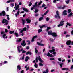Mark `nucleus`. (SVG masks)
Here are the masks:
<instances>
[{
    "label": "nucleus",
    "instance_id": "obj_21",
    "mask_svg": "<svg viewBox=\"0 0 73 73\" xmlns=\"http://www.w3.org/2000/svg\"><path fill=\"white\" fill-rule=\"evenodd\" d=\"M38 60L40 61L41 62H44V61H43L41 59V57H40V56L38 57Z\"/></svg>",
    "mask_w": 73,
    "mask_h": 73
},
{
    "label": "nucleus",
    "instance_id": "obj_9",
    "mask_svg": "<svg viewBox=\"0 0 73 73\" xmlns=\"http://www.w3.org/2000/svg\"><path fill=\"white\" fill-rule=\"evenodd\" d=\"M25 40H23V43L21 44V45L23 46H25L26 45V44L25 43Z\"/></svg>",
    "mask_w": 73,
    "mask_h": 73
},
{
    "label": "nucleus",
    "instance_id": "obj_35",
    "mask_svg": "<svg viewBox=\"0 0 73 73\" xmlns=\"http://www.w3.org/2000/svg\"><path fill=\"white\" fill-rule=\"evenodd\" d=\"M14 5L15 4L13 3H12L11 4H10V7H14Z\"/></svg>",
    "mask_w": 73,
    "mask_h": 73
},
{
    "label": "nucleus",
    "instance_id": "obj_16",
    "mask_svg": "<svg viewBox=\"0 0 73 73\" xmlns=\"http://www.w3.org/2000/svg\"><path fill=\"white\" fill-rule=\"evenodd\" d=\"M19 5H17L16 6H15L14 7V8H15V10H16V11H17V9H19Z\"/></svg>",
    "mask_w": 73,
    "mask_h": 73
},
{
    "label": "nucleus",
    "instance_id": "obj_22",
    "mask_svg": "<svg viewBox=\"0 0 73 73\" xmlns=\"http://www.w3.org/2000/svg\"><path fill=\"white\" fill-rule=\"evenodd\" d=\"M29 59V57L28 56H26V58L25 59V61H28Z\"/></svg>",
    "mask_w": 73,
    "mask_h": 73
},
{
    "label": "nucleus",
    "instance_id": "obj_18",
    "mask_svg": "<svg viewBox=\"0 0 73 73\" xmlns=\"http://www.w3.org/2000/svg\"><path fill=\"white\" fill-rule=\"evenodd\" d=\"M22 23L23 25H24L25 23V19H22Z\"/></svg>",
    "mask_w": 73,
    "mask_h": 73
},
{
    "label": "nucleus",
    "instance_id": "obj_20",
    "mask_svg": "<svg viewBox=\"0 0 73 73\" xmlns=\"http://www.w3.org/2000/svg\"><path fill=\"white\" fill-rule=\"evenodd\" d=\"M23 11H25V12H28V9H27L23 7Z\"/></svg>",
    "mask_w": 73,
    "mask_h": 73
},
{
    "label": "nucleus",
    "instance_id": "obj_13",
    "mask_svg": "<svg viewBox=\"0 0 73 73\" xmlns=\"http://www.w3.org/2000/svg\"><path fill=\"white\" fill-rule=\"evenodd\" d=\"M17 72H18V71L20 70L21 68V67H20V65H18L17 66Z\"/></svg>",
    "mask_w": 73,
    "mask_h": 73
},
{
    "label": "nucleus",
    "instance_id": "obj_3",
    "mask_svg": "<svg viewBox=\"0 0 73 73\" xmlns=\"http://www.w3.org/2000/svg\"><path fill=\"white\" fill-rule=\"evenodd\" d=\"M55 51H56V50L54 49H52L49 51V52L50 53H52L54 54V56H55V54H56V52H54Z\"/></svg>",
    "mask_w": 73,
    "mask_h": 73
},
{
    "label": "nucleus",
    "instance_id": "obj_58",
    "mask_svg": "<svg viewBox=\"0 0 73 73\" xmlns=\"http://www.w3.org/2000/svg\"><path fill=\"white\" fill-rule=\"evenodd\" d=\"M5 32H6L7 33V32H8V30H7V29H5Z\"/></svg>",
    "mask_w": 73,
    "mask_h": 73
},
{
    "label": "nucleus",
    "instance_id": "obj_17",
    "mask_svg": "<svg viewBox=\"0 0 73 73\" xmlns=\"http://www.w3.org/2000/svg\"><path fill=\"white\" fill-rule=\"evenodd\" d=\"M37 44L38 45H39V46H44V44H42L39 42H37Z\"/></svg>",
    "mask_w": 73,
    "mask_h": 73
},
{
    "label": "nucleus",
    "instance_id": "obj_61",
    "mask_svg": "<svg viewBox=\"0 0 73 73\" xmlns=\"http://www.w3.org/2000/svg\"><path fill=\"white\" fill-rule=\"evenodd\" d=\"M53 2L54 3H56V0H54Z\"/></svg>",
    "mask_w": 73,
    "mask_h": 73
},
{
    "label": "nucleus",
    "instance_id": "obj_63",
    "mask_svg": "<svg viewBox=\"0 0 73 73\" xmlns=\"http://www.w3.org/2000/svg\"><path fill=\"white\" fill-rule=\"evenodd\" d=\"M38 15H39V14H36L35 15V16H38Z\"/></svg>",
    "mask_w": 73,
    "mask_h": 73
},
{
    "label": "nucleus",
    "instance_id": "obj_45",
    "mask_svg": "<svg viewBox=\"0 0 73 73\" xmlns=\"http://www.w3.org/2000/svg\"><path fill=\"white\" fill-rule=\"evenodd\" d=\"M58 9H62V7L61 6H60L58 7Z\"/></svg>",
    "mask_w": 73,
    "mask_h": 73
},
{
    "label": "nucleus",
    "instance_id": "obj_39",
    "mask_svg": "<svg viewBox=\"0 0 73 73\" xmlns=\"http://www.w3.org/2000/svg\"><path fill=\"white\" fill-rule=\"evenodd\" d=\"M66 6L65 5H64L63 7H62V9H64L65 8Z\"/></svg>",
    "mask_w": 73,
    "mask_h": 73
},
{
    "label": "nucleus",
    "instance_id": "obj_5",
    "mask_svg": "<svg viewBox=\"0 0 73 73\" xmlns=\"http://www.w3.org/2000/svg\"><path fill=\"white\" fill-rule=\"evenodd\" d=\"M2 23L3 24H4V23H5V25H7L8 23V21L7 19H4L2 21Z\"/></svg>",
    "mask_w": 73,
    "mask_h": 73
},
{
    "label": "nucleus",
    "instance_id": "obj_33",
    "mask_svg": "<svg viewBox=\"0 0 73 73\" xmlns=\"http://www.w3.org/2000/svg\"><path fill=\"white\" fill-rule=\"evenodd\" d=\"M37 7V5H35L33 6V7L34 9H35V8H36Z\"/></svg>",
    "mask_w": 73,
    "mask_h": 73
},
{
    "label": "nucleus",
    "instance_id": "obj_12",
    "mask_svg": "<svg viewBox=\"0 0 73 73\" xmlns=\"http://www.w3.org/2000/svg\"><path fill=\"white\" fill-rule=\"evenodd\" d=\"M26 21H27L26 23L28 24L31 23V21L29 19L27 18L26 19Z\"/></svg>",
    "mask_w": 73,
    "mask_h": 73
},
{
    "label": "nucleus",
    "instance_id": "obj_52",
    "mask_svg": "<svg viewBox=\"0 0 73 73\" xmlns=\"http://www.w3.org/2000/svg\"><path fill=\"white\" fill-rule=\"evenodd\" d=\"M7 63H8V62L6 61H5L4 62V64H7Z\"/></svg>",
    "mask_w": 73,
    "mask_h": 73
},
{
    "label": "nucleus",
    "instance_id": "obj_25",
    "mask_svg": "<svg viewBox=\"0 0 73 73\" xmlns=\"http://www.w3.org/2000/svg\"><path fill=\"white\" fill-rule=\"evenodd\" d=\"M22 40V39L21 38H19L17 40H16L17 42H20Z\"/></svg>",
    "mask_w": 73,
    "mask_h": 73
},
{
    "label": "nucleus",
    "instance_id": "obj_64",
    "mask_svg": "<svg viewBox=\"0 0 73 73\" xmlns=\"http://www.w3.org/2000/svg\"><path fill=\"white\" fill-rule=\"evenodd\" d=\"M71 35H73V30H72L71 32Z\"/></svg>",
    "mask_w": 73,
    "mask_h": 73
},
{
    "label": "nucleus",
    "instance_id": "obj_40",
    "mask_svg": "<svg viewBox=\"0 0 73 73\" xmlns=\"http://www.w3.org/2000/svg\"><path fill=\"white\" fill-rule=\"evenodd\" d=\"M42 29H39L38 31V33H40L41 32H42Z\"/></svg>",
    "mask_w": 73,
    "mask_h": 73
},
{
    "label": "nucleus",
    "instance_id": "obj_56",
    "mask_svg": "<svg viewBox=\"0 0 73 73\" xmlns=\"http://www.w3.org/2000/svg\"><path fill=\"white\" fill-rule=\"evenodd\" d=\"M58 61H60V62H61V61H62L61 58H59L58 59Z\"/></svg>",
    "mask_w": 73,
    "mask_h": 73
},
{
    "label": "nucleus",
    "instance_id": "obj_54",
    "mask_svg": "<svg viewBox=\"0 0 73 73\" xmlns=\"http://www.w3.org/2000/svg\"><path fill=\"white\" fill-rule=\"evenodd\" d=\"M70 69H71V70H73V65H72L71 66Z\"/></svg>",
    "mask_w": 73,
    "mask_h": 73
},
{
    "label": "nucleus",
    "instance_id": "obj_7",
    "mask_svg": "<svg viewBox=\"0 0 73 73\" xmlns=\"http://www.w3.org/2000/svg\"><path fill=\"white\" fill-rule=\"evenodd\" d=\"M57 33L53 32L52 34V36L53 37H57Z\"/></svg>",
    "mask_w": 73,
    "mask_h": 73
},
{
    "label": "nucleus",
    "instance_id": "obj_26",
    "mask_svg": "<svg viewBox=\"0 0 73 73\" xmlns=\"http://www.w3.org/2000/svg\"><path fill=\"white\" fill-rule=\"evenodd\" d=\"M39 27H40V28L41 29H42V28H44V27H46L45 25H44L42 26L40 25Z\"/></svg>",
    "mask_w": 73,
    "mask_h": 73
},
{
    "label": "nucleus",
    "instance_id": "obj_37",
    "mask_svg": "<svg viewBox=\"0 0 73 73\" xmlns=\"http://www.w3.org/2000/svg\"><path fill=\"white\" fill-rule=\"evenodd\" d=\"M35 53L36 54H37L38 52V50H37V48H35Z\"/></svg>",
    "mask_w": 73,
    "mask_h": 73
},
{
    "label": "nucleus",
    "instance_id": "obj_10",
    "mask_svg": "<svg viewBox=\"0 0 73 73\" xmlns=\"http://www.w3.org/2000/svg\"><path fill=\"white\" fill-rule=\"evenodd\" d=\"M5 36H6V34H3L2 35V37H3V38L4 39V40H5V39H7V37H8V36H6L5 37Z\"/></svg>",
    "mask_w": 73,
    "mask_h": 73
},
{
    "label": "nucleus",
    "instance_id": "obj_31",
    "mask_svg": "<svg viewBox=\"0 0 73 73\" xmlns=\"http://www.w3.org/2000/svg\"><path fill=\"white\" fill-rule=\"evenodd\" d=\"M29 54L30 55H31V54H32V53L30 52L29 51H28L26 53V55H28V54Z\"/></svg>",
    "mask_w": 73,
    "mask_h": 73
},
{
    "label": "nucleus",
    "instance_id": "obj_30",
    "mask_svg": "<svg viewBox=\"0 0 73 73\" xmlns=\"http://www.w3.org/2000/svg\"><path fill=\"white\" fill-rule=\"evenodd\" d=\"M73 15V13L71 12L68 15V16L69 17H70L71 16H72V15Z\"/></svg>",
    "mask_w": 73,
    "mask_h": 73
},
{
    "label": "nucleus",
    "instance_id": "obj_60",
    "mask_svg": "<svg viewBox=\"0 0 73 73\" xmlns=\"http://www.w3.org/2000/svg\"><path fill=\"white\" fill-rule=\"evenodd\" d=\"M26 49H29V47L28 46H27L26 47Z\"/></svg>",
    "mask_w": 73,
    "mask_h": 73
},
{
    "label": "nucleus",
    "instance_id": "obj_2",
    "mask_svg": "<svg viewBox=\"0 0 73 73\" xmlns=\"http://www.w3.org/2000/svg\"><path fill=\"white\" fill-rule=\"evenodd\" d=\"M56 15H55V17L56 19H61V16H60L59 14V11H56Z\"/></svg>",
    "mask_w": 73,
    "mask_h": 73
},
{
    "label": "nucleus",
    "instance_id": "obj_28",
    "mask_svg": "<svg viewBox=\"0 0 73 73\" xmlns=\"http://www.w3.org/2000/svg\"><path fill=\"white\" fill-rule=\"evenodd\" d=\"M49 72V70L46 69V71H44L43 73H48Z\"/></svg>",
    "mask_w": 73,
    "mask_h": 73
},
{
    "label": "nucleus",
    "instance_id": "obj_34",
    "mask_svg": "<svg viewBox=\"0 0 73 73\" xmlns=\"http://www.w3.org/2000/svg\"><path fill=\"white\" fill-rule=\"evenodd\" d=\"M59 65L61 68H62V65H63L64 63H61L60 64H59Z\"/></svg>",
    "mask_w": 73,
    "mask_h": 73
},
{
    "label": "nucleus",
    "instance_id": "obj_32",
    "mask_svg": "<svg viewBox=\"0 0 73 73\" xmlns=\"http://www.w3.org/2000/svg\"><path fill=\"white\" fill-rule=\"evenodd\" d=\"M70 0H67L66 1H65V2L66 4H68L69 3V1Z\"/></svg>",
    "mask_w": 73,
    "mask_h": 73
},
{
    "label": "nucleus",
    "instance_id": "obj_59",
    "mask_svg": "<svg viewBox=\"0 0 73 73\" xmlns=\"http://www.w3.org/2000/svg\"><path fill=\"white\" fill-rule=\"evenodd\" d=\"M10 2H14L15 0H10Z\"/></svg>",
    "mask_w": 73,
    "mask_h": 73
},
{
    "label": "nucleus",
    "instance_id": "obj_8",
    "mask_svg": "<svg viewBox=\"0 0 73 73\" xmlns=\"http://www.w3.org/2000/svg\"><path fill=\"white\" fill-rule=\"evenodd\" d=\"M2 16H4L5 15V12L4 11H2V13H0V16H2Z\"/></svg>",
    "mask_w": 73,
    "mask_h": 73
},
{
    "label": "nucleus",
    "instance_id": "obj_29",
    "mask_svg": "<svg viewBox=\"0 0 73 73\" xmlns=\"http://www.w3.org/2000/svg\"><path fill=\"white\" fill-rule=\"evenodd\" d=\"M34 66L36 68H37V67H38V65L37 64V63H35Z\"/></svg>",
    "mask_w": 73,
    "mask_h": 73
},
{
    "label": "nucleus",
    "instance_id": "obj_41",
    "mask_svg": "<svg viewBox=\"0 0 73 73\" xmlns=\"http://www.w3.org/2000/svg\"><path fill=\"white\" fill-rule=\"evenodd\" d=\"M43 20V17H41L39 18V21H41V20Z\"/></svg>",
    "mask_w": 73,
    "mask_h": 73
},
{
    "label": "nucleus",
    "instance_id": "obj_1",
    "mask_svg": "<svg viewBox=\"0 0 73 73\" xmlns=\"http://www.w3.org/2000/svg\"><path fill=\"white\" fill-rule=\"evenodd\" d=\"M21 48V46H18L17 47V50L18 51L19 53H20L21 51H22V53H25L27 52L23 50V48H21L20 50V49Z\"/></svg>",
    "mask_w": 73,
    "mask_h": 73
},
{
    "label": "nucleus",
    "instance_id": "obj_55",
    "mask_svg": "<svg viewBox=\"0 0 73 73\" xmlns=\"http://www.w3.org/2000/svg\"><path fill=\"white\" fill-rule=\"evenodd\" d=\"M37 35H36L35 36H34L33 37V38H37Z\"/></svg>",
    "mask_w": 73,
    "mask_h": 73
},
{
    "label": "nucleus",
    "instance_id": "obj_53",
    "mask_svg": "<svg viewBox=\"0 0 73 73\" xmlns=\"http://www.w3.org/2000/svg\"><path fill=\"white\" fill-rule=\"evenodd\" d=\"M39 64L40 66H43V64H42L41 62L39 63Z\"/></svg>",
    "mask_w": 73,
    "mask_h": 73
},
{
    "label": "nucleus",
    "instance_id": "obj_43",
    "mask_svg": "<svg viewBox=\"0 0 73 73\" xmlns=\"http://www.w3.org/2000/svg\"><path fill=\"white\" fill-rule=\"evenodd\" d=\"M50 41H51V42H53V41H54V40L52 39L51 38H50L49 39Z\"/></svg>",
    "mask_w": 73,
    "mask_h": 73
},
{
    "label": "nucleus",
    "instance_id": "obj_15",
    "mask_svg": "<svg viewBox=\"0 0 73 73\" xmlns=\"http://www.w3.org/2000/svg\"><path fill=\"white\" fill-rule=\"evenodd\" d=\"M17 12L15 14L16 17H17V16H19V14H20V11H17Z\"/></svg>",
    "mask_w": 73,
    "mask_h": 73
},
{
    "label": "nucleus",
    "instance_id": "obj_47",
    "mask_svg": "<svg viewBox=\"0 0 73 73\" xmlns=\"http://www.w3.org/2000/svg\"><path fill=\"white\" fill-rule=\"evenodd\" d=\"M32 3L31 2H30L29 3V6L30 7V6H31V5H32Z\"/></svg>",
    "mask_w": 73,
    "mask_h": 73
},
{
    "label": "nucleus",
    "instance_id": "obj_4",
    "mask_svg": "<svg viewBox=\"0 0 73 73\" xmlns=\"http://www.w3.org/2000/svg\"><path fill=\"white\" fill-rule=\"evenodd\" d=\"M19 33H22L24 31H27V28L24 27L22 30V29H19Z\"/></svg>",
    "mask_w": 73,
    "mask_h": 73
},
{
    "label": "nucleus",
    "instance_id": "obj_6",
    "mask_svg": "<svg viewBox=\"0 0 73 73\" xmlns=\"http://www.w3.org/2000/svg\"><path fill=\"white\" fill-rule=\"evenodd\" d=\"M64 22H65V21H63V20H62V21L60 22V24L58 25V27H60V26H62L63 25L64 23H64Z\"/></svg>",
    "mask_w": 73,
    "mask_h": 73
},
{
    "label": "nucleus",
    "instance_id": "obj_49",
    "mask_svg": "<svg viewBox=\"0 0 73 73\" xmlns=\"http://www.w3.org/2000/svg\"><path fill=\"white\" fill-rule=\"evenodd\" d=\"M67 25H69V26H71V24H70L69 22H67Z\"/></svg>",
    "mask_w": 73,
    "mask_h": 73
},
{
    "label": "nucleus",
    "instance_id": "obj_11",
    "mask_svg": "<svg viewBox=\"0 0 73 73\" xmlns=\"http://www.w3.org/2000/svg\"><path fill=\"white\" fill-rule=\"evenodd\" d=\"M71 41L68 40L66 42V44L67 45H70L71 44Z\"/></svg>",
    "mask_w": 73,
    "mask_h": 73
},
{
    "label": "nucleus",
    "instance_id": "obj_38",
    "mask_svg": "<svg viewBox=\"0 0 73 73\" xmlns=\"http://www.w3.org/2000/svg\"><path fill=\"white\" fill-rule=\"evenodd\" d=\"M50 29V27H47V28L46 31L48 32V31H49V29Z\"/></svg>",
    "mask_w": 73,
    "mask_h": 73
},
{
    "label": "nucleus",
    "instance_id": "obj_14",
    "mask_svg": "<svg viewBox=\"0 0 73 73\" xmlns=\"http://www.w3.org/2000/svg\"><path fill=\"white\" fill-rule=\"evenodd\" d=\"M66 12L67 11L66 10H65L63 12V15L64 16H65V15H67V13H66Z\"/></svg>",
    "mask_w": 73,
    "mask_h": 73
},
{
    "label": "nucleus",
    "instance_id": "obj_44",
    "mask_svg": "<svg viewBox=\"0 0 73 73\" xmlns=\"http://www.w3.org/2000/svg\"><path fill=\"white\" fill-rule=\"evenodd\" d=\"M42 3V1H40L39 3L38 4V5H40Z\"/></svg>",
    "mask_w": 73,
    "mask_h": 73
},
{
    "label": "nucleus",
    "instance_id": "obj_27",
    "mask_svg": "<svg viewBox=\"0 0 73 73\" xmlns=\"http://www.w3.org/2000/svg\"><path fill=\"white\" fill-rule=\"evenodd\" d=\"M15 32V31H10V32H9V34H12L13 33H14Z\"/></svg>",
    "mask_w": 73,
    "mask_h": 73
},
{
    "label": "nucleus",
    "instance_id": "obj_24",
    "mask_svg": "<svg viewBox=\"0 0 73 73\" xmlns=\"http://www.w3.org/2000/svg\"><path fill=\"white\" fill-rule=\"evenodd\" d=\"M53 33H52V31H50L48 32V35H51Z\"/></svg>",
    "mask_w": 73,
    "mask_h": 73
},
{
    "label": "nucleus",
    "instance_id": "obj_42",
    "mask_svg": "<svg viewBox=\"0 0 73 73\" xmlns=\"http://www.w3.org/2000/svg\"><path fill=\"white\" fill-rule=\"evenodd\" d=\"M38 10L37 9H35V10L34 11L35 12V13H37V12H38Z\"/></svg>",
    "mask_w": 73,
    "mask_h": 73
},
{
    "label": "nucleus",
    "instance_id": "obj_46",
    "mask_svg": "<svg viewBox=\"0 0 73 73\" xmlns=\"http://www.w3.org/2000/svg\"><path fill=\"white\" fill-rule=\"evenodd\" d=\"M45 6H46V5H45V4L44 3H43L42 6V8H43V7H45Z\"/></svg>",
    "mask_w": 73,
    "mask_h": 73
},
{
    "label": "nucleus",
    "instance_id": "obj_36",
    "mask_svg": "<svg viewBox=\"0 0 73 73\" xmlns=\"http://www.w3.org/2000/svg\"><path fill=\"white\" fill-rule=\"evenodd\" d=\"M20 59L21 60H24V55H23L22 57V58H20Z\"/></svg>",
    "mask_w": 73,
    "mask_h": 73
},
{
    "label": "nucleus",
    "instance_id": "obj_62",
    "mask_svg": "<svg viewBox=\"0 0 73 73\" xmlns=\"http://www.w3.org/2000/svg\"><path fill=\"white\" fill-rule=\"evenodd\" d=\"M55 59L54 58H50V60H54Z\"/></svg>",
    "mask_w": 73,
    "mask_h": 73
},
{
    "label": "nucleus",
    "instance_id": "obj_23",
    "mask_svg": "<svg viewBox=\"0 0 73 73\" xmlns=\"http://www.w3.org/2000/svg\"><path fill=\"white\" fill-rule=\"evenodd\" d=\"M14 34L16 36V37H19V34L18 33H16V32H15L14 33Z\"/></svg>",
    "mask_w": 73,
    "mask_h": 73
},
{
    "label": "nucleus",
    "instance_id": "obj_19",
    "mask_svg": "<svg viewBox=\"0 0 73 73\" xmlns=\"http://www.w3.org/2000/svg\"><path fill=\"white\" fill-rule=\"evenodd\" d=\"M47 56H48L49 57H53V55H52V54H50L49 52H48L47 54Z\"/></svg>",
    "mask_w": 73,
    "mask_h": 73
},
{
    "label": "nucleus",
    "instance_id": "obj_50",
    "mask_svg": "<svg viewBox=\"0 0 73 73\" xmlns=\"http://www.w3.org/2000/svg\"><path fill=\"white\" fill-rule=\"evenodd\" d=\"M66 70V68H62V70Z\"/></svg>",
    "mask_w": 73,
    "mask_h": 73
},
{
    "label": "nucleus",
    "instance_id": "obj_51",
    "mask_svg": "<svg viewBox=\"0 0 73 73\" xmlns=\"http://www.w3.org/2000/svg\"><path fill=\"white\" fill-rule=\"evenodd\" d=\"M4 33H5V32L4 31H1V35H3Z\"/></svg>",
    "mask_w": 73,
    "mask_h": 73
},
{
    "label": "nucleus",
    "instance_id": "obj_48",
    "mask_svg": "<svg viewBox=\"0 0 73 73\" xmlns=\"http://www.w3.org/2000/svg\"><path fill=\"white\" fill-rule=\"evenodd\" d=\"M66 37H70V35L67 34L66 36Z\"/></svg>",
    "mask_w": 73,
    "mask_h": 73
},
{
    "label": "nucleus",
    "instance_id": "obj_57",
    "mask_svg": "<svg viewBox=\"0 0 73 73\" xmlns=\"http://www.w3.org/2000/svg\"><path fill=\"white\" fill-rule=\"evenodd\" d=\"M68 13H70V12H71V9H68Z\"/></svg>",
    "mask_w": 73,
    "mask_h": 73
}]
</instances>
